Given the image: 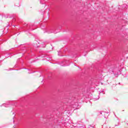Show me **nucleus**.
<instances>
[{"label":"nucleus","mask_w":128,"mask_h":128,"mask_svg":"<svg viewBox=\"0 0 128 128\" xmlns=\"http://www.w3.org/2000/svg\"><path fill=\"white\" fill-rule=\"evenodd\" d=\"M3 106H6V108L8 107V104H3Z\"/></svg>","instance_id":"1"},{"label":"nucleus","mask_w":128,"mask_h":128,"mask_svg":"<svg viewBox=\"0 0 128 128\" xmlns=\"http://www.w3.org/2000/svg\"><path fill=\"white\" fill-rule=\"evenodd\" d=\"M52 32H48V34H52Z\"/></svg>","instance_id":"2"},{"label":"nucleus","mask_w":128,"mask_h":128,"mask_svg":"<svg viewBox=\"0 0 128 128\" xmlns=\"http://www.w3.org/2000/svg\"><path fill=\"white\" fill-rule=\"evenodd\" d=\"M6 18H8V17L5 16Z\"/></svg>","instance_id":"3"},{"label":"nucleus","mask_w":128,"mask_h":128,"mask_svg":"<svg viewBox=\"0 0 128 128\" xmlns=\"http://www.w3.org/2000/svg\"><path fill=\"white\" fill-rule=\"evenodd\" d=\"M100 114H102V112H100Z\"/></svg>","instance_id":"4"}]
</instances>
